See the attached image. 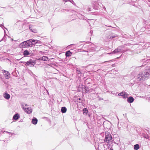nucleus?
Wrapping results in <instances>:
<instances>
[{
    "instance_id": "21",
    "label": "nucleus",
    "mask_w": 150,
    "mask_h": 150,
    "mask_svg": "<svg viewBox=\"0 0 150 150\" xmlns=\"http://www.w3.org/2000/svg\"><path fill=\"white\" fill-rule=\"evenodd\" d=\"M83 114H86L88 112V110L86 108H85L83 109Z\"/></svg>"
},
{
    "instance_id": "4",
    "label": "nucleus",
    "mask_w": 150,
    "mask_h": 150,
    "mask_svg": "<svg viewBox=\"0 0 150 150\" xmlns=\"http://www.w3.org/2000/svg\"><path fill=\"white\" fill-rule=\"evenodd\" d=\"M35 63L33 61L30 60L26 62L25 65L26 66H28L30 67L34 66Z\"/></svg>"
},
{
    "instance_id": "22",
    "label": "nucleus",
    "mask_w": 150,
    "mask_h": 150,
    "mask_svg": "<svg viewBox=\"0 0 150 150\" xmlns=\"http://www.w3.org/2000/svg\"><path fill=\"white\" fill-rule=\"evenodd\" d=\"M42 59L43 61H47L48 60V58L46 56H43L42 57Z\"/></svg>"
},
{
    "instance_id": "14",
    "label": "nucleus",
    "mask_w": 150,
    "mask_h": 150,
    "mask_svg": "<svg viewBox=\"0 0 150 150\" xmlns=\"http://www.w3.org/2000/svg\"><path fill=\"white\" fill-rule=\"evenodd\" d=\"M67 110V109L65 107H62L61 108V111L62 113H65Z\"/></svg>"
},
{
    "instance_id": "32",
    "label": "nucleus",
    "mask_w": 150,
    "mask_h": 150,
    "mask_svg": "<svg viewBox=\"0 0 150 150\" xmlns=\"http://www.w3.org/2000/svg\"><path fill=\"white\" fill-rule=\"evenodd\" d=\"M144 137L146 139H148L149 138L148 136L147 135V137Z\"/></svg>"
},
{
    "instance_id": "10",
    "label": "nucleus",
    "mask_w": 150,
    "mask_h": 150,
    "mask_svg": "<svg viewBox=\"0 0 150 150\" xmlns=\"http://www.w3.org/2000/svg\"><path fill=\"white\" fill-rule=\"evenodd\" d=\"M46 66L48 68H49V67H50L52 68H54L55 67H57V65L55 64L50 63L47 64Z\"/></svg>"
},
{
    "instance_id": "33",
    "label": "nucleus",
    "mask_w": 150,
    "mask_h": 150,
    "mask_svg": "<svg viewBox=\"0 0 150 150\" xmlns=\"http://www.w3.org/2000/svg\"><path fill=\"white\" fill-rule=\"evenodd\" d=\"M9 134H10L11 135H13V134H14L13 133H11V132H10Z\"/></svg>"
},
{
    "instance_id": "30",
    "label": "nucleus",
    "mask_w": 150,
    "mask_h": 150,
    "mask_svg": "<svg viewBox=\"0 0 150 150\" xmlns=\"http://www.w3.org/2000/svg\"><path fill=\"white\" fill-rule=\"evenodd\" d=\"M99 100H103V99L102 98L99 97Z\"/></svg>"
},
{
    "instance_id": "8",
    "label": "nucleus",
    "mask_w": 150,
    "mask_h": 150,
    "mask_svg": "<svg viewBox=\"0 0 150 150\" xmlns=\"http://www.w3.org/2000/svg\"><path fill=\"white\" fill-rule=\"evenodd\" d=\"M27 42V44L28 45V47H30L33 46V40H32V39H30L26 41Z\"/></svg>"
},
{
    "instance_id": "36",
    "label": "nucleus",
    "mask_w": 150,
    "mask_h": 150,
    "mask_svg": "<svg viewBox=\"0 0 150 150\" xmlns=\"http://www.w3.org/2000/svg\"><path fill=\"white\" fill-rule=\"evenodd\" d=\"M79 100H81V98H79Z\"/></svg>"
},
{
    "instance_id": "19",
    "label": "nucleus",
    "mask_w": 150,
    "mask_h": 150,
    "mask_svg": "<svg viewBox=\"0 0 150 150\" xmlns=\"http://www.w3.org/2000/svg\"><path fill=\"white\" fill-rule=\"evenodd\" d=\"M129 96V94L126 92H125L124 93V94H123V96L122 97L123 98H124L125 99L127 98H128V97Z\"/></svg>"
},
{
    "instance_id": "15",
    "label": "nucleus",
    "mask_w": 150,
    "mask_h": 150,
    "mask_svg": "<svg viewBox=\"0 0 150 150\" xmlns=\"http://www.w3.org/2000/svg\"><path fill=\"white\" fill-rule=\"evenodd\" d=\"M23 54L25 56H27L30 55V53L27 50H25L24 51Z\"/></svg>"
},
{
    "instance_id": "1",
    "label": "nucleus",
    "mask_w": 150,
    "mask_h": 150,
    "mask_svg": "<svg viewBox=\"0 0 150 150\" xmlns=\"http://www.w3.org/2000/svg\"><path fill=\"white\" fill-rule=\"evenodd\" d=\"M149 74H150V69L145 70L139 73L138 76V80L143 81L148 78Z\"/></svg>"
},
{
    "instance_id": "28",
    "label": "nucleus",
    "mask_w": 150,
    "mask_h": 150,
    "mask_svg": "<svg viewBox=\"0 0 150 150\" xmlns=\"http://www.w3.org/2000/svg\"><path fill=\"white\" fill-rule=\"evenodd\" d=\"M77 73L78 74H79L81 73V72L79 70H77Z\"/></svg>"
},
{
    "instance_id": "37",
    "label": "nucleus",
    "mask_w": 150,
    "mask_h": 150,
    "mask_svg": "<svg viewBox=\"0 0 150 150\" xmlns=\"http://www.w3.org/2000/svg\"><path fill=\"white\" fill-rule=\"evenodd\" d=\"M83 18V16H82V17H81V18Z\"/></svg>"
},
{
    "instance_id": "27",
    "label": "nucleus",
    "mask_w": 150,
    "mask_h": 150,
    "mask_svg": "<svg viewBox=\"0 0 150 150\" xmlns=\"http://www.w3.org/2000/svg\"><path fill=\"white\" fill-rule=\"evenodd\" d=\"M32 40H33V42H33V45H34L36 44V43H35V40H34V39H32Z\"/></svg>"
},
{
    "instance_id": "25",
    "label": "nucleus",
    "mask_w": 150,
    "mask_h": 150,
    "mask_svg": "<svg viewBox=\"0 0 150 150\" xmlns=\"http://www.w3.org/2000/svg\"><path fill=\"white\" fill-rule=\"evenodd\" d=\"M62 0L65 2H67L68 1H69L72 3V2H73L72 0Z\"/></svg>"
},
{
    "instance_id": "39",
    "label": "nucleus",
    "mask_w": 150,
    "mask_h": 150,
    "mask_svg": "<svg viewBox=\"0 0 150 150\" xmlns=\"http://www.w3.org/2000/svg\"><path fill=\"white\" fill-rule=\"evenodd\" d=\"M110 150H113L112 149H111Z\"/></svg>"
},
{
    "instance_id": "5",
    "label": "nucleus",
    "mask_w": 150,
    "mask_h": 150,
    "mask_svg": "<svg viewBox=\"0 0 150 150\" xmlns=\"http://www.w3.org/2000/svg\"><path fill=\"white\" fill-rule=\"evenodd\" d=\"M3 73L6 79H8L10 77V74L8 71L5 70H3Z\"/></svg>"
},
{
    "instance_id": "26",
    "label": "nucleus",
    "mask_w": 150,
    "mask_h": 150,
    "mask_svg": "<svg viewBox=\"0 0 150 150\" xmlns=\"http://www.w3.org/2000/svg\"><path fill=\"white\" fill-rule=\"evenodd\" d=\"M117 36L116 35H113L110 36V38H113L116 37Z\"/></svg>"
},
{
    "instance_id": "34",
    "label": "nucleus",
    "mask_w": 150,
    "mask_h": 150,
    "mask_svg": "<svg viewBox=\"0 0 150 150\" xmlns=\"http://www.w3.org/2000/svg\"><path fill=\"white\" fill-rule=\"evenodd\" d=\"M4 132H7V133H9H9H10V132H7V131H4Z\"/></svg>"
},
{
    "instance_id": "31",
    "label": "nucleus",
    "mask_w": 150,
    "mask_h": 150,
    "mask_svg": "<svg viewBox=\"0 0 150 150\" xmlns=\"http://www.w3.org/2000/svg\"><path fill=\"white\" fill-rule=\"evenodd\" d=\"M88 11H91V8L88 7Z\"/></svg>"
},
{
    "instance_id": "7",
    "label": "nucleus",
    "mask_w": 150,
    "mask_h": 150,
    "mask_svg": "<svg viewBox=\"0 0 150 150\" xmlns=\"http://www.w3.org/2000/svg\"><path fill=\"white\" fill-rule=\"evenodd\" d=\"M121 49L120 48V47H118L117 48L115 49L114 51H113L111 53H108V54H116L117 52H120L121 51Z\"/></svg>"
},
{
    "instance_id": "9",
    "label": "nucleus",
    "mask_w": 150,
    "mask_h": 150,
    "mask_svg": "<svg viewBox=\"0 0 150 150\" xmlns=\"http://www.w3.org/2000/svg\"><path fill=\"white\" fill-rule=\"evenodd\" d=\"M134 99L132 96H130L127 99V101L129 103H132L134 100Z\"/></svg>"
},
{
    "instance_id": "3",
    "label": "nucleus",
    "mask_w": 150,
    "mask_h": 150,
    "mask_svg": "<svg viewBox=\"0 0 150 150\" xmlns=\"http://www.w3.org/2000/svg\"><path fill=\"white\" fill-rule=\"evenodd\" d=\"M22 108L24 111L28 114H30L32 112L31 108L28 107V105L26 104H24L22 105Z\"/></svg>"
},
{
    "instance_id": "20",
    "label": "nucleus",
    "mask_w": 150,
    "mask_h": 150,
    "mask_svg": "<svg viewBox=\"0 0 150 150\" xmlns=\"http://www.w3.org/2000/svg\"><path fill=\"white\" fill-rule=\"evenodd\" d=\"M31 27L30 25L29 27V29L33 33H36L37 32V30L35 29H32L31 28Z\"/></svg>"
},
{
    "instance_id": "16",
    "label": "nucleus",
    "mask_w": 150,
    "mask_h": 150,
    "mask_svg": "<svg viewBox=\"0 0 150 150\" xmlns=\"http://www.w3.org/2000/svg\"><path fill=\"white\" fill-rule=\"evenodd\" d=\"M4 97L5 99L7 100H8L9 99L10 96L9 94H8L6 93L4 95Z\"/></svg>"
},
{
    "instance_id": "29",
    "label": "nucleus",
    "mask_w": 150,
    "mask_h": 150,
    "mask_svg": "<svg viewBox=\"0 0 150 150\" xmlns=\"http://www.w3.org/2000/svg\"><path fill=\"white\" fill-rule=\"evenodd\" d=\"M110 93L112 94H113L114 95H116V94H115L114 92H113L112 91H111V93Z\"/></svg>"
},
{
    "instance_id": "13",
    "label": "nucleus",
    "mask_w": 150,
    "mask_h": 150,
    "mask_svg": "<svg viewBox=\"0 0 150 150\" xmlns=\"http://www.w3.org/2000/svg\"><path fill=\"white\" fill-rule=\"evenodd\" d=\"M72 54V53L70 51H68L66 52L65 55L66 57H69L71 56Z\"/></svg>"
},
{
    "instance_id": "2",
    "label": "nucleus",
    "mask_w": 150,
    "mask_h": 150,
    "mask_svg": "<svg viewBox=\"0 0 150 150\" xmlns=\"http://www.w3.org/2000/svg\"><path fill=\"white\" fill-rule=\"evenodd\" d=\"M104 140L106 143L111 144L113 142V139L110 133L107 132H105V137Z\"/></svg>"
},
{
    "instance_id": "24",
    "label": "nucleus",
    "mask_w": 150,
    "mask_h": 150,
    "mask_svg": "<svg viewBox=\"0 0 150 150\" xmlns=\"http://www.w3.org/2000/svg\"><path fill=\"white\" fill-rule=\"evenodd\" d=\"M35 43H39V44H41L42 43L39 40H35Z\"/></svg>"
},
{
    "instance_id": "11",
    "label": "nucleus",
    "mask_w": 150,
    "mask_h": 150,
    "mask_svg": "<svg viewBox=\"0 0 150 150\" xmlns=\"http://www.w3.org/2000/svg\"><path fill=\"white\" fill-rule=\"evenodd\" d=\"M38 122V120L35 117H34L32 120V123L36 125Z\"/></svg>"
},
{
    "instance_id": "23",
    "label": "nucleus",
    "mask_w": 150,
    "mask_h": 150,
    "mask_svg": "<svg viewBox=\"0 0 150 150\" xmlns=\"http://www.w3.org/2000/svg\"><path fill=\"white\" fill-rule=\"evenodd\" d=\"M125 92L122 91V92L119 93L118 95L119 96H122L123 97V94H124Z\"/></svg>"
},
{
    "instance_id": "18",
    "label": "nucleus",
    "mask_w": 150,
    "mask_h": 150,
    "mask_svg": "<svg viewBox=\"0 0 150 150\" xmlns=\"http://www.w3.org/2000/svg\"><path fill=\"white\" fill-rule=\"evenodd\" d=\"M139 148V145L138 144H137L134 145V149L135 150H137Z\"/></svg>"
},
{
    "instance_id": "35",
    "label": "nucleus",
    "mask_w": 150,
    "mask_h": 150,
    "mask_svg": "<svg viewBox=\"0 0 150 150\" xmlns=\"http://www.w3.org/2000/svg\"><path fill=\"white\" fill-rule=\"evenodd\" d=\"M110 61H105V62H103V63H105V62H110Z\"/></svg>"
},
{
    "instance_id": "12",
    "label": "nucleus",
    "mask_w": 150,
    "mask_h": 150,
    "mask_svg": "<svg viewBox=\"0 0 150 150\" xmlns=\"http://www.w3.org/2000/svg\"><path fill=\"white\" fill-rule=\"evenodd\" d=\"M19 115L18 114L16 113L14 115L13 117V119L15 120H17L19 118Z\"/></svg>"
},
{
    "instance_id": "38",
    "label": "nucleus",
    "mask_w": 150,
    "mask_h": 150,
    "mask_svg": "<svg viewBox=\"0 0 150 150\" xmlns=\"http://www.w3.org/2000/svg\"><path fill=\"white\" fill-rule=\"evenodd\" d=\"M2 25L1 24V25H0V26H1Z\"/></svg>"
},
{
    "instance_id": "6",
    "label": "nucleus",
    "mask_w": 150,
    "mask_h": 150,
    "mask_svg": "<svg viewBox=\"0 0 150 150\" xmlns=\"http://www.w3.org/2000/svg\"><path fill=\"white\" fill-rule=\"evenodd\" d=\"M19 46L20 47L23 48H25L28 47L26 41H24L20 44Z\"/></svg>"
},
{
    "instance_id": "17",
    "label": "nucleus",
    "mask_w": 150,
    "mask_h": 150,
    "mask_svg": "<svg viewBox=\"0 0 150 150\" xmlns=\"http://www.w3.org/2000/svg\"><path fill=\"white\" fill-rule=\"evenodd\" d=\"M83 89V91H85V93H86L88 92L89 90V89L88 87H86L85 86H84Z\"/></svg>"
},
{
    "instance_id": "40",
    "label": "nucleus",
    "mask_w": 150,
    "mask_h": 150,
    "mask_svg": "<svg viewBox=\"0 0 150 150\" xmlns=\"http://www.w3.org/2000/svg\"><path fill=\"white\" fill-rule=\"evenodd\" d=\"M104 8L105 9V7H104Z\"/></svg>"
}]
</instances>
